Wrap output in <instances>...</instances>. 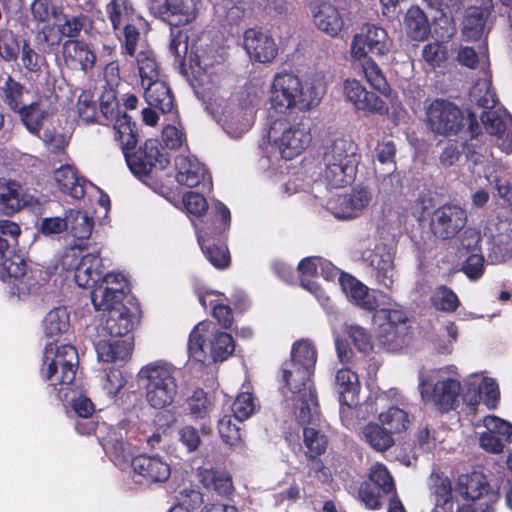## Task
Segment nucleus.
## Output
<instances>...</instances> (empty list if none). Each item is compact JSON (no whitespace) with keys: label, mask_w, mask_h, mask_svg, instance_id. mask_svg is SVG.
I'll return each instance as SVG.
<instances>
[{"label":"nucleus","mask_w":512,"mask_h":512,"mask_svg":"<svg viewBox=\"0 0 512 512\" xmlns=\"http://www.w3.org/2000/svg\"><path fill=\"white\" fill-rule=\"evenodd\" d=\"M426 124L431 132L441 136L456 135L468 124L471 139L463 145L466 156L474 164L484 157L486 148L480 146L479 151H476V144L473 142L479 131L476 117L473 114L465 117L454 103L442 99L434 100L427 108Z\"/></svg>","instance_id":"1"},{"label":"nucleus","mask_w":512,"mask_h":512,"mask_svg":"<svg viewBox=\"0 0 512 512\" xmlns=\"http://www.w3.org/2000/svg\"><path fill=\"white\" fill-rule=\"evenodd\" d=\"M178 369L165 362H154L142 367L139 381L145 389L148 404L155 409L170 406L178 393Z\"/></svg>","instance_id":"2"},{"label":"nucleus","mask_w":512,"mask_h":512,"mask_svg":"<svg viewBox=\"0 0 512 512\" xmlns=\"http://www.w3.org/2000/svg\"><path fill=\"white\" fill-rule=\"evenodd\" d=\"M234 349L232 336L226 332L214 330L213 325L207 321L198 323L189 337V354L202 363L209 359L224 361Z\"/></svg>","instance_id":"3"},{"label":"nucleus","mask_w":512,"mask_h":512,"mask_svg":"<svg viewBox=\"0 0 512 512\" xmlns=\"http://www.w3.org/2000/svg\"><path fill=\"white\" fill-rule=\"evenodd\" d=\"M267 141L283 159L301 154L311 143L309 128L301 123H291L287 118L274 120L267 131Z\"/></svg>","instance_id":"4"},{"label":"nucleus","mask_w":512,"mask_h":512,"mask_svg":"<svg viewBox=\"0 0 512 512\" xmlns=\"http://www.w3.org/2000/svg\"><path fill=\"white\" fill-rule=\"evenodd\" d=\"M78 365L76 349L68 344L56 346L48 344L44 350L41 373L51 386L59 392L63 387L70 385L75 379Z\"/></svg>","instance_id":"5"},{"label":"nucleus","mask_w":512,"mask_h":512,"mask_svg":"<svg viewBox=\"0 0 512 512\" xmlns=\"http://www.w3.org/2000/svg\"><path fill=\"white\" fill-rule=\"evenodd\" d=\"M379 324V340L388 350L400 349L409 331V320L402 310L381 309L374 315Z\"/></svg>","instance_id":"6"},{"label":"nucleus","mask_w":512,"mask_h":512,"mask_svg":"<svg viewBox=\"0 0 512 512\" xmlns=\"http://www.w3.org/2000/svg\"><path fill=\"white\" fill-rule=\"evenodd\" d=\"M394 491V481L381 463H375L370 468L369 481L359 487L360 501L368 509H379L382 506V498Z\"/></svg>","instance_id":"7"},{"label":"nucleus","mask_w":512,"mask_h":512,"mask_svg":"<svg viewBox=\"0 0 512 512\" xmlns=\"http://www.w3.org/2000/svg\"><path fill=\"white\" fill-rule=\"evenodd\" d=\"M456 491L465 499L472 501L484 499L485 509L482 504L475 507L474 512H494V504L498 501V493L491 490L484 474L473 471L458 477Z\"/></svg>","instance_id":"8"},{"label":"nucleus","mask_w":512,"mask_h":512,"mask_svg":"<svg viewBox=\"0 0 512 512\" xmlns=\"http://www.w3.org/2000/svg\"><path fill=\"white\" fill-rule=\"evenodd\" d=\"M126 285V279L122 274H105L102 281L95 284L91 292L94 308L106 313L118 305H123Z\"/></svg>","instance_id":"9"},{"label":"nucleus","mask_w":512,"mask_h":512,"mask_svg":"<svg viewBox=\"0 0 512 512\" xmlns=\"http://www.w3.org/2000/svg\"><path fill=\"white\" fill-rule=\"evenodd\" d=\"M126 162L134 175L143 177L149 175L153 168H166L169 158L157 140L148 139L136 152H126Z\"/></svg>","instance_id":"10"},{"label":"nucleus","mask_w":512,"mask_h":512,"mask_svg":"<svg viewBox=\"0 0 512 512\" xmlns=\"http://www.w3.org/2000/svg\"><path fill=\"white\" fill-rule=\"evenodd\" d=\"M198 0H148L150 12L170 25L182 26L196 18Z\"/></svg>","instance_id":"11"},{"label":"nucleus","mask_w":512,"mask_h":512,"mask_svg":"<svg viewBox=\"0 0 512 512\" xmlns=\"http://www.w3.org/2000/svg\"><path fill=\"white\" fill-rule=\"evenodd\" d=\"M362 258L368 263L377 284L392 288L396 275L392 249L384 243H376L373 249L367 248L362 252Z\"/></svg>","instance_id":"12"},{"label":"nucleus","mask_w":512,"mask_h":512,"mask_svg":"<svg viewBox=\"0 0 512 512\" xmlns=\"http://www.w3.org/2000/svg\"><path fill=\"white\" fill-rule=\"evenodd\" d=\"M467 223V214L458 205L446 204L438 207L431 216L430 229L441 240H448L457 235Z\"/></svg>","instance_id":"13"},{"label":"nucleus","mask_w":512,"mask_h":512,"mask_svg":"<svg viewBox=\"0 0 512 512\" xmlns=\"http://www.w3.org/2000/svg\"><path fill=\"white\" fill-rule=\"evenodd\" d=\"M391 45V40L383 28L366 25L353 37L351 55L355 59L366 58L369 53L384 55L390 51Z\"/></svg>","instance_id":"14"},{"label":"nucleus","mask_w":512,"mask_h":512,"mask_svg":"<svg viewBox=\"0 0 512 512\" xmlns=\"http://www.w3.org/2000/svg\"><path fill=\"white\" fill-rule=\"evenodd\" d=\"M138 323L137 315L125 305H118L103 314L100 323L89 332L123 338Z\"/></svg>","instance_id":"15"},{"label":"nucleus","mask_w":512,"mask_h":512,"mask_svg":"<svg viewBox=\"0 0 512 512\" xmlns=\"http://www.w3.org/2000/svg\"><path fill=\"white\" fill-rule=\"evenodd\" d=\"M131 467L134 481L143 485L165 482L171 473L169 464L159 456H136Z\"/></svg>","instance_id":"16"},{"label":"nucleus","mask_w":512,"mask_h":512,"mask_svg":"<svg viewBox=\"0 0 512 512\" xmlns=\"http://www.w3.org/2000/svg\"><path fill=\"white\" fill-rule=\"evenodd\" d=\"M98 359L104 362L125 361L132 352L129 339L89 332Z\"/></svg>","instance_id":"17"},{"label":"nucleus","mask_w":512,"mask_h":512,"mask_svg":"<svg viewBox=\"0 0 512 512\" xmlns=\"http://www.w3.org/2000/svg\"><path fill=\"white\" fill-rule=\"evenodd\" d=\"M344 94L358 109L365 113L383 115L388 112L386 103L375 93L369 92L355 79L344 82Z\"/></svg>","instance_id":"18"},{"label":"nucleus","mask_w":512,"mask_h":512,"mask_svg":"<svg viewBox=\"0 0 512 512\" xmlns=\"http://www.w3.org/2000/svg\"><path fill=\"white\" fill-rule=\"evenodd\" d=\"M296 92H293L292 111L309 112L316 108L325 92V85L319 78L309 79L302 82L298 76L295 75Z\"/></svg>","instance_id":"19"},{"label":"nucleus","mask_w":512,"mask_h":512,"mask_svg":"<svg viewBox=\"0 0 512 512\" xmlns=\"http://www.w3.org/2000/svg\"><path fill=\"white\" fill-rule=\"evenodd\" d=\"M323 163H334L348 166V170L356 171L360 162L357 144L349 137H337L325 147Z\"/></svg>","instance_id":"20"},{"label":"nucleus","mask_w":512,"mask_h":512,"mask_svg":"<svg viewBox=\"0 0 512 512\" xmlns=\"http://www.w3.org/2000/svg\"><path fill=\"white\" fill-rule=\"evenodd\" d=\"M313 22L322 32L337 36L342 30L344 22L334 4L326 0H312L309 3Z\"/></svg>","instance_id":"21"},{"label":"nucleus","mask_w":512,"mask_h":512,"mask_svg":"<svg viewBox=\"0 0 512 512\" xmlns=\"http://www.w3.org/2000/svg\"><path fill=\"white\" fill-rule=\"evenodd\" d=\"M64 64L71 70L87 72L96 63V54L91 47L79 40H66L61 47Z\"/></svg>","instance_id":"22"},{"label":"nucleus","mask_w":512,"mask_h":512,"mask_svg":"<svg viewBox=\"0 0 512 512\" xmlns=\"http://www.w3.org/2000/svg\"><path fill=\"white\" fill-rule=\"evenodd\" d=\"M481 121L490 135L502 141L500 146L504 150H512V117L506 110L485 111L481 115Z\"/></svg>","instance_id":"23"},{"label":"nucleus","mask_w":512,"mask_h":512,"mask_svg":"<svg viewBox=\"0 0 512 512\" xmlns=\"http://www.w3.org/2000/svg\"><path fill=\"white\" fill-rule=\"evenodd\" d=\"M197 478L203 488L213 495L229 498L234 494L235 488L232 477L224 470L200 467L197 470Z\"/></svg>","instance_id":"24"},{"label":"nucleus","mask_w":512,"mask_h":512,"mask_svg":"<svg viewBox=\"0 0 512 512\" xmlns=\"http://www.w3.org/2000/svg\"><path fill=\"white\" fill-rule=\"evenodd\" d=\"M459 392L460 383L450 378L437 381L430 393L424 386L421 391L423 398L432 402L441 411H449L455 408Z\"/></svg>","instance_id":"25"},{"label":"nucleus","mask_w":512,"mask_h":512,"mask_svg":"<svg viewBox=\"0 0 512 512\" xmlns=\"http://www.w3.org/2000/svg\"><path fill=\"white\" fill-rule=\"evenodd\" d=\"M244 48L251 59L260 63L271 62L277 54L274 40L256 29L246 30L244 34Z\"/></svg>","instance_id":"26"},{"label":"nucleus","mask_w":512,"mask_h":512,"mask_svg":"<svg viewBox=\"0 0 512 512\" xmlns=\"http://www.w3.org/2000/svg\"><path fill=\"white\" fill-rule=\"evenodd\" d=\"M295 86V75L279 73L275 75L270 87V104L280 113L292 111V100Z\"/></svg>","instance_id":"27"},{"label":"nucleus","mask_w":512,"mask_h":512,"mask_svg":"<svg viewBox=\"0 0 512 512\" xmlns=\"http://www.w3.org/2000/svg\"><path fill=\"white\" fill-rule=\"evenodd\" d=\"M104 266L98 253L83 255L75 268V281L80 287H90L102 281Z\"/></svg>","instance_id":"28"},{"label":"nucleus","mask_w":512,"mask_h":512,"mask_svg":"<svg viewBox=\"0 0 512 512\" xmlns=\"http://www.w3.org/2000/svg\"><path fill=\"white\" fill-rule=\"evenodd\" d=\"M175 167L177 170V182L187 187H196L203 181L206 175L205 166L189 155L181 154L177 156L175 158Z\"/></svg>","instance_id":"29"},{"label":"nucleus","mask_w":512,"mask_h":512,"mask_svg":"<svg viewBox=\"0 0 512 512\" xmlns=\"http://www.w3.org/2000/svg\"><path fill=\"white\" fill-rule=\"evenodd\" d=\"M28 204L20 184L14 180L0 178V210L12 215Z\"/></svg>","instance_id":"30"},{"label":"nucleus","mask_w":512,"mask_h":512,"mask_svg":"<svg viewBox=\"0 0 512 512\" xmlns=\"http://www.w3.org/2000/svg\"><path fill=\"white\" fill-rule=\"evenodd\" d=\"M341 286L345 294L360 308L373 311L377 308L378 303L373 294L369 292V288L362 282L350 275L341 277Z\"/></svg>","instance_id":"31"},{"label":"nucleus","mask_w":512,"mask_h":512,"mask_svg":"<svg viewBox=\"0 0 512 512\" xmlns=\"http://www.w3.org/2000/svg\"><path fill=\"white\" fill-rule=\"evenodd\" d=\"M295 416L299 424L313 426L319 420L317 397L314 390H304L295 394Z\"/></svg>","instance_id":"32"},{"label":"nucleus","mask_w":512,"mask_h":512,"mask_svg":"<svg viewBox=\"0 0 512 512\" xmlns=\"http://www.w3.org/2000/svg\"><path fill=\"white\" fill-rule=\"evenodd\" d=\"M16 113L26 129L35 136L40 135L43 121L50 115L48 107L41 99L23 105Z\"/></svg>","instance_id":"33"},{"label":"nucleus","mask_w":512,"mask_h":512,"mask_svg":"<svg viewBox=\"0 0 512 512\" xmlns=\"http://www.w3.org/2000/svg\"><path fill=\"white\" fill-rule=\"evenodd\" d=\"M371 195L365 188H359L338 199V218L348 219L358 216L370 203Z\"/></svg>","instance_id":"34"},{"label":"nucleus","mask_w":512,"mask_h":512,"mask_svg":"<svg viewBox=\"0 0 512 512\" xmlns=\"http://www.w3.org/2000/svg\"><path fill=\"white\" fill-rule=\"evenodd\" d=\"M313 370L287 361L283 364L282 378L286 386L293 394L302 393L304 390H314L309 384Z\"/></svg>","instance_id":"35"},{"label":"nucleus","mask_w":512,"mask_h":512,"mask_svg":"<svg viewBox=\"0 0 512 512\" xmlns=\"http://www.w3.org/2000/svg\"><path fill=\"white\" fill-rule=\"evenodd\" d=\"M335 385L341 403L351 407L357 404L360 384L357 375L349 369H340L335 376Z\"/></svg>","instance_id":"36"},{"label":"nucleus","mask_w":512,"mask_h":512,"mask_svg":"<svg viewBox=\"0 0 512 512\" xmlns=\"http://www.w3.org/2000/svg\"><path fill=\"white\" fill-rule=\"evenodd\" d=\"M144 97L149 106L158 108L163 113L173 110L174 99L167 84L158 80L144 87Z\"/></svg>","instance_id":"37"},{"label":"nucleus","mask_w":512,"mask_h":512,"mask_svg":"<svg viewBox=\"0 0 512 512\" xmlns=\"http://www.w3.org/2000/svg\"><path fill=\"white\" fill-rule=\"evenodd\" d=\"M54 178L62 192L75 199H80L84 196V180L78 177V173L73 166H61L55 171Z\"/></svg>","instance_id":"38"},{"label":"nucleus","mask_w":512,"mask_h":512,"mask_svg":"<svg viewBox=\"0 0 512 512\" xmlns=\"http://www.w3.org/2000/svg\"><path fill=\"white\" fill-rule=\"evenodd\" d=\"M28 93L24 85L13 79L10 75L6 77L0 87V98L2 102L13 112H17L23 105L24 96Z\"/></svg>","instance_id":"39"},{"label":"nucleus","mask_w":512,"mask_h":512,"mask_svg":"<svg viewBox=\"0 0 512 512\" xmlns=\"http://www.w3.org/2000/svg\"><path fill=\"white\" fill-rule=\"evenodd\" d=\"M9 244L7 240L0 237V278H20L26 273V263L19 255H13L9 258H4L7 252Z\"/></svg>","instance_id":"40"},{"label":"nucleus","mask_w":512,"mask_h":512,"mask_svg":"<svg viewBox=\"0 0 512 512\" xmlns=\"http://www.w3.org/2000/svg\"><path fill=\"white\" fill-rule=\"evenodd\" d=\"M94 227V219L87 212L70 209L67 211V229L75 238L88 239Z\"/></svg>","instance_id":"41"},{"label":"nucleus","mask_w":512,"mask_h":512,"mask_svg":"<svg viewBox=\"0 0 512 512\" xmlns=\"http://www.w3.org/2000/svg\"><path fill=\"white\" fill-rule=\"evenodd\" d=\"M457 61L470 69L480 67L484 72L489 67V56L486 43L479 45V51L468 46H461L457 53Z\"/></svg>","instance_id":"42"},{"label":"nucleus","mask_w":512,"mask_h":512,"mask_svg":"<svg viewBox=\"0 0 512 512\" xmlns=\"http://www.w3.org/2000/svg\"><path fill=\"white\" fill-rule=\"evenodd\" d=\"M363 435L367 443L379 452H384L394 445L392 434L386 427L369 423L364 427Z\"/></svg>","instance_id":"43"},{"label":"nucleus","mask_w":512,"mask_h":512,"mask_svg":"<svg viewBox=\"0 0 512 512\" xmlns=\"http://www.w3.org/2000/svg\"><path fill=\"white\" fill-rule=\"evenodd\" d=\"M407 34L414 40H424L429 34V24L423 11L419 8H410L405 16Z\"/></svg>","instance_id":"44"},{"label":"nucleus","mask_w":512,"mask_h":512,"mask_svg":"<svg viewBox=\"0 0 512 512\" xmlns=\"http://www.w3.org/2000/svg\"><path fill=\"white\" fill-rule=\"evenodd\" d=\"M304 444L308 449L307 456L311 458L315 463V468L320 469L322 464L320 461H316L315 457L325 452L327 446V440L325 435L320 433L319 430L313 426H306L303 428Z\"/></svg>","instance_id":"45"},{"label":"nucleus","mask_w":512,"mask_h":512,"mask_svg":"<svg viewBox=\"0 0 512 512\" xmlns=\"http://www.w3.org/2000/svg\"><path fill=\"white\" fill-rule=\"evenodd\" d=\"M431 492L435 498V508L441 509L442 512H453L452 486L448 478L436 476Z\"/></svg>","instance_id":"46"},{"label":"nucleus","mask_w":512,"mask_h":512,"mask_svg":"<svg viewBox=\"0 0 512 512\" xmlns=\"http://www.w3.org/2000/svg\"><path fill=\"white\" fill-rule=\"evenodd\" d=\"M485 11L478 7H472L467 11L463 22L462 34L465 40H477L485 28Z\"/></svg>","instance_id":"47"},{"label":"nucleus","mask_w":512,"mask_h":512,"mask_svg":"<svg viewBox=\"0 0 512 512\" xmlns=\"http://www.w3.org/2000/svg\"><path fill=\"white\" fill-rule=\"evenodd\" d=\"M69 328V314L65 308L58 307L49 311L43 320L44 333L47 336H58Z\"/></svg>","instance_id":"48"},{"label":"nucleus","mask_w":512,"mask_h":512,"mask_svg":"<svg viewBox=\"0 0 512 512\" xmlns=\"http://www.w3.org/2000/svg\"><path fill=\"white\" fill-rule=\"evenodd\" d=\"M113 130L114 138L120 143L124 156L126 157V152L129 153V150L134 149L137 144L130 117L123 114L121 118H117Z\"/></svg>","instance_id":"49"},{"label":"nucleus","mask_w":512,"mask_h":512,"mask_svg":"<svg viewBox=\"0 0 512 512\" xmlns=\"http://www.w3.org/2000/svg\"><path fill=\"white\" fill-rule=\"evenodd\" d=\"M379 421L391 434L405 431L410 424L408 413L398 407H390L382 412Z\"/></svg>","instance_id":"50"},{"label":"nucleus","mask_w":512,"mask_h":512,"mask_svg":"<svg viewBox=\"0 0 512 512\" xmlns=\"http://www.w3.org/2000/svg\"><path fill=\"white\" fill-rule=\"evenodd\" d=\"M323 176L325 181L333 188H341L350 184L356 171L348 170V166L334 163H324Z\"/></svg>","instance_id":"51"},{"label":"nucleus","mask_w":512,"mask_h":512,"mask_svg":"<svg viewBox=\"0 0 512 512\" xmlns=\"http://www.w3.org/2000/svg\"><path fill=\"white\" fill-rule=\"evenodd\" d=\"M317 353L313 344L308 340H300L293 344L290 362L313 370Z\"/></svg>","instance_id":"52"},{"label":"nucleus","mask_w":512,"mask_h":512,"mask_svg":"<svg viewBox=\"0 0 512 512\" xmlns=\"http://www.w3.org/2000/svg\"><path fill=\"white\" fill-rule=\"evenodd\" d=\"M137 64L142 87L160 80L158 65L151 53L140 52L137 56Z\"/></svg>","instance_id":"53"},{"label":"nucleus","mask_w":512,"mask_h":512,"mask_svg":"<svg viewBox=\"0 0 512 512\" xmlns=\"http://www.w3.org/2000/svg\"><path fill=\"white\" fill-rule=\"evenodd\" d=\"M431 300L435 309L447 313L456 311L460 305L457 295L447 286H439L436 288Z\"/></svg>","instance_id":"54"},{"label":"nucleus","mask_w":512,"mask_h":512,"mask_svg":"<svg viewBox=\"0 0 512 512\" xmlns=\"http://www.w3.org/2000/svg\"><path fill=\"white\" fill-rule=\"evenodd\" d=\"M362 63L363 74L367 82L377 91L386 94L389 91V86L378 65L371 59L363 58Z\"/></svg>","instance_id":"55"},{"label":"nucleus","mask_w":512,"mask_h":512,"mask_svg":"<svg viewBox=\"0 0 512 512\" xmlns=\"http://www.w3.org/2000/svg\"><path fill=\"white\" fill-rule=\"evenodd\" d=\"M88 18L83 14L79 15H64L63 21L57 27L61 38L67 37L68 40H74L78 37L81 31L86 27Z\"/></svg>","instance_id":"56"},{"label":"nucleus","mask_w":512,"mask_h":512,"mask_svg":"<svg viewBox=\"0 0 512 512\" xmlns=\"http://www.w3.org/2000/svg\"><path fill=\"white\" fill-rule=\"evenodd\" d=\"M256 398L248 392L240 393L232 404V412L238 421H244L251 417L257 409Z\"/></svg>","instance_id":"57"},{"label":"nucleus","mask_w":512,"mask_h":512,"mask_svg":"<svg viewBox=\"0 0 512 512\" xmlns=\"http://www.w3.org/2000/svg\"><path fill=\"white\" fill-rule=\"evenodd\" d=\"M471 100L483 108H492L495 103V94L491 90V83L487 79L478 80L470 91Z\"/></svg>","instance_id":"58"},{"label":"nucleus","mask_w":512,"mask_h":512,"mask_svg":"<svg viewBox=\"0 0 512 512\" xmlns=\"http://www.w3.org/2000/svg\"><path fill=\"white\" fill-rule=\"evenodd\" d=\"M31 13L35 21L45 23L51 18H58L61 9L54 0H34L31 4Z\"/></svg>","instance_id":"59"},{"label":"nucleus","mask_w":512,"mask_h":512,"mask_svg":"<svg viewBox=\"0 0 512 512\" xmlns=\"http://www.w3.org/2000/svg\"><path fill=\"white\" fill-rule=\"evenodd\" d=\"M106 12L113 28L118 29L132 13V8L128 0H111L106 6Z\"/></svg>","instance_id":"60"},{"label":"nucleus","mask_w":512,"mask_h":512,"mask_svg":"<svg viewBox=\"0 0 512 512\" xmlns=\"http://www.w3.org/2000/svg\"><path fill=\"white\" fill-rule=\"evenodd\" d=\"M253 113L249 111H238V113L226 123L225 130L233 137L237 138L242 133L246 132L252 125Z\"/></svg>","instance_id":"61"},{"label":"nucleus","mask_w":512,"mask_h":512,"mask_svg":"<svg viewBox=\"0 0 512 512\" xmlns=\"http://www.w3.org/2000/svg\"><path fill=\"white\" fill-rule=\"evenodd\" d=\"M218 433L223 442L231 447L241 442L240 429L233 423L231 416L225 415L219 420Z\"/></svg>","instance_id":"62"},{"label":"nucleus","mask_w":512,"mask_h":512,"mask_svg":"<svg viewBox=\"0 0 512 512\" xmlns=\"http://www.w3.org/2000/svg\"><path fill=\"white\" fill-rule=\"evenodd\" d=\"M479 396L489 409H495L499 403L500 391L497 382L493 378H483L479 386Z\"/></svg>","instance_id":"63"},{"label":"nucleus","mask_w":512,"mask_h":512,"mask_svg":"<svg viewBox=\"0 0 512 512\" xmlns=\"http://www.w3.org/2000/svg\"><path fill=\"white\" fill-rule=\"evenodd\" d=\"M490 185H493L497 195L509 206H512V184L503 176L501 171H494L486 176Z\"/></svg>","instance_id":"64"}]
</instances>
